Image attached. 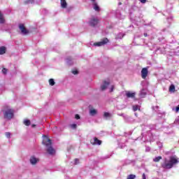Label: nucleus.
<instances>
[{"instance_id":"obj_9","label":"nucleus","mask_w":179,"mask_h":179,"mask_svg":"<svg viewBox=\"0 0 179 179\" xmlns=\"http://www.w3.org/2000/svg\"><path fill=\"white\" fill-rule=\"evenodd\" d=\"M91 144L94 145H101V143H103V142L101 140H99V138H97V137H94V142H92V141H90Z\"/></svg>"},{"instance_id":"obj_36","label":"nucleus","mask_w":179,"mask_h":179,"mask_svg":"<svg viewBox=\"0 0 179 179\" xmlns=\"http://www.w3.org/2000/svg\"><path fill=\"white\" fill-rule=\"evenodd\" d=\"M31 127H32V128H34V127H36V124H32Z\"/></svg>"},{"instance_id":"obj_1","label":"nucleus","mask_w":179,"mask_h":179,"mask_svg":"<svg viewBox=\"0 0 179 179\" xmlns=\"http://www.w3.org/2000/svg\"><path fill=\"white\" fill-rule=\"evenodd\" d=\"M178 163V159L175 157H170L169 160L167 158L164 159V162L161 164L162 169H170L174 167V164Z\"/></svg>"},{"instance_id":"obj_24","label":"nucleus","mask_w":179,"mask_h":179,"mask_svg":"<svg viewBox=\"0 0 179 179\" xmlns=\"http://www.w3.org/2000/svg\"><path fill=\"white\" fill-rule=\"evenodd\" d=\"M2 73H3L4 75H6V73H8V69H6V68H3V69H2Z\"/></svg>"},{"instance_id":"obj_30","label":"nucleus","mask_w":179,"mask_h":179,"mask_svg":"<svg viewBox=\"0 0 179 179\" xmlns=\"http://www.w3.org/2000/svg\"><path fill=\"white\" fill-rule=\"evenodd\" d=\"M6 138H10V132H6Z\"/></svg>"},{"instance_id":"obj_35","label":"nucleus","mask_w":179,"mask_h":179,"mask_svg":"<svg viewBox=\"0 0 179 179\" xmlns=\"http://www.w3.org/2000/svg\"><path fill=\"white\" fill-rule=\"evenodd\" d=\"M91 1V2L92 3V4L93 3H95L96 1V0H90Z\"/></svg>"},{"instance_id":"obj_38","label":"nucleus","mask_w":179,"mask_h":179,"mask_svg":"<svg viewBox=\"0 0 179 179\" xmlns=\"http://www.w3.org/2000/svg\"><path fill=\"white\" fill-rule=\"evenodd\" d=\"M178 122H179V116H178Z\"/></svg>"},{"instance_id":"obj_20","label":"nucleus","mask_w":179,"mask_h":179,"mask_svg":"<svg viewBox=\"0 0 179 179\" xmlns=\"http://www.w3.org/2000/svg\"><path fill=\"white\" fill-rule=\"evenodd\" d=\"M136 176H135L134 174H130V175L127 176V179H136Z\"/></svg>"},{"instance_id":"obj_7","label":"nucleus","mask_w":179,"mask_h":179,"mask_svg":"<svg viewBox=\"0 0 179 179\" xmlns=\"http://www.w3.org/2000/svg\"><path fill=\"white\" fill-rule=\"evenodd\" d=\"M148 73H149V71H148L147 68H143L141 70V77L143 79H146L148 77Z\"/></svg>"},{"instance_id":"obj_2","label":"nucleus","mask_w":179,"mask_h":179,"mask_svg":"<svg viewBox=\"0 0 179 179\" xmlns=\"http://www.w3.org/2000/svg\"><path fill=\"white\" fill-rule=\"evenodd\" d=\"M43 145H45V146L48 148L46 152L48 155H55V150L52 148V142L51 141V139L48 137L44 138L43 140Z\"/></svg>"},{"instance_id":"obj_33","label":"nucleus","mask_w":179,"mask_h":179,"mask_svg":"<svg viewBox=\"0 0 179 179\" xmlns=\"http://www.w3.org/2000/svg\"><path fill=\"white\" fill-rule=\"evenodd\" d=\"M176 113H178V111H179V105L178 106H176Z\"/></svg>"},{"instance_id":"obj_31","label":"nucleus","mask_w":179,"mask_h":179,"mask_svg":"<svg viewBox=\"0 0 179 179\" xmlns=\"http://www.w3.org/2000/svg\"><path fill=\"white\" fill-rule=\"evenodd\" d=\"M112 92H114V85H112L110 90V92L112 93Z\"/></svg>"},{"instance_id":"obj_32","label":"nucleus","mask_w":179,"mask_h":179,"mask_svg":"<svg viewBox=\"0 0 179 179\" xmlns=\"http://www.w3.org/2000/svg\"><path fill=\"white\" fill-rule=\"evenodd\" d=\"M141 3H146L147 0H139Z\"/></svg>"},{"instance_id":"obj_18","label":"nucleus","mask_w":179,"mask_h":179,"mask_svg":"<svg viewBox=\"0 0 179 179\" xmlns=\"http://www.w3.org/2000/svg\"><path fill=\"white\" fill-rule=\"evenodd\" d=\"M29 3H34V0H26L24 1V5H29Z\"/></svg>"},{"instance_id":"obj_21","label":"nucleus","mask_w":179,"mask_h":179,"mask_svg":"<svg viewBox=\"0 0 179 179\" xmlns=\"http://www.w3.org/2000/svg\"><path fill=\"white\" fill-rule=\"evenodd\" d=\"M49 85H50V86H54V85H55V81H54V79L50 78L49 80Z\"/></svg>"},{"instance_id":"obj_22","label":"nucleus","mask_w":179,"mask_h":179,"mask_svg":"<svg viewBox=\"0 0 179 179\" xmlns=\"http://www.w3.org/2000/svg\"><path fill=\"white\" fill-rule=\"evenodd\" d=\"M24 125H26L27 127H29V125H30V124H31L30 120H24Z\"/></svg>"},{"instance_id":"obj_6","label":"nucleus","mask_w":179,"mask_h":179,"mask_svg":"<svg viewBox=\"0 0 179 179\" xmlns=\"http://www.w3.org/2000/svg\"><path fill=\"white\" fill-rule=\"evenodd\" d=\"M90 26H91L92 27H94L96 26H97V24H99V19L96 18V17H92L90 20Z\"/></svg>"},{"instance_id":"obj_25","label":"nucleus","mask_w":179,"mask_h":179,"mask_svg":"<svg viewBox=\"0 0 179 179\" xmlns=\"http://www.w3.org/2000/svg\"><path fill=\"white\" fill-rule=\"evenodd\" d=\"M103 117H106V118H107V117H110V113H107V112H105V113H103Z\"/></svg>"},{"instance_id":"obj_4","label":"nucleus","mask_w":179,"mask_h":179,"mask_svg":"<svg viewBox=\"0 0 179 179\" xmlns=\"http://www.w3.org/2000/svg\"><path fill=\"white\" fill-rule=\"evenodd\" d=\"M19 29L22 34H24V36H27V34H29V33H30L29 29H26V27H24V24H20Z\"/></svg>"},{"instance_id":"obj_14","label":"nucleus","mask_w":179,"mask_h":179,"mask_svg":"<svg viewBox=\"0 0 179 179\" xmlns=\"http://www.w3.org/2000/svg\"><path fill=\"white\" fill-rule=\"evenodd\" d=\"M6 53V48L5 46L0 47V55H3Z\"/></svg>"},{"instance_id":"obj_37","label":"nucleus","mask_w":179,"mask_h":179,"mask_svg":"<svg viewBox=\"0 0 179 179\" xmlns=\"http://www.w3.org/2000/svg\"><path fill=\"white\" fill-rule=\"evenodd\" d=\"M144 36H145V37H146L148 36V34H144Z\"/></svg>"},{"instance_id":"obj_8","label":"nucleus","mask_w":179,"mask_h":179,"mask_svg":"<svg viewBox=\"0 0 179 179\" xmlns=\"http://www.w3.org/2000/svg\"><path fill=\"white\" fill-rule=\"evenodd\" d=\"M136 94L135 92H131L129 91H126V96L127 97V99H134Z\"/></svg>"},{"instance_id":"obj_15","label":"nucleus","mask_w":179,"mask_h":179,"mask_svg":"<svg viewBox=\"0 0 179 179\" xmlns=\"http://www.w3.org/2000/svg\"><path fill=\"white\" fill-rule=\"evenodd\" d=\"M5 23V17H3V14L0 11V24H3Z\"/></svg>"},{"instance_id":"obj_5","label":"nucleus","mask_w":179,"mask_h":179,"mask_svg":"<svg viewBox=\"0 0 179 179\" xmlns=\"http://www.w3.org/2000/svg\"><path fill=\"white\" fill-rule=\"evenodd\" d=\"M108 43V38H104L103 39L101 40L100 42L94 43V45L97 46V47H101V45H106Z\"/></svg>"},{"instance_id":"obj_12","label":"nucleus","mask_w":179,"mask_h":179,"mask_svg":"<svg viewBox=\"0 0 179 179\" xmlns=\"http://www.w3.org/2000/svg\"><path fill=\"white\" fill-rule=\"evenodd\" d=\"M29 161L31 164H36L37 162H38V159L36 158V157L32 156L31 157Z\"/></svg>"},{"instance_id":"obj_17","label":"nucleus","mask_w":179,"mask_h":179,"mask_svg":"<svg viewBox=\"0 0 179 179\" xmlns=\"http://www.w3.org/2000/svg\"><path fill=\"white\" fill-rule=\"evenodd\" d=\"M162 159L163 158L162 157V156H159V157H155L153 159V162H155V163H159V162H160V160H162Z\"/></svg>"},{"instance_id":"obj_19","label":"nucleus","mask_w":179,"mask_h":179,"mask_svg":"<svg viewBox=\"0 0 179 179\" xmlns=\"http://www.w3.org/2000/svg\"><path fill=\"white\" fill-rule=\"evenodd\" d=\"M169 92H176V86L174 85H171L169 87Z\"/></svg>"},{"instance_id":"obj_3","label":"nucleus","mask_w":179,"mask_h":179,"mask_svg":"<svg viewBox=\"0 0 179 179\" xmlns=\"http://www.w3.org/2000/svg\"><path fill=\"white\" fill-rule=\"evenodd\" d=\"M5 110H3V117L6 120H12L15 112L13 110L8 106H5Z\"/></svg>"},{"instance_id":"obj_26","label":"nucleus","mask_w":179,"mask_h":179,"mask_svg":"<svg viewBox=\"0 0 179 179\" xmlns=\"http://www.w3.org/2000/svg\"><path fill=\"white\" fill-rule=\"evenodd\" d=\"M74 162H75L74 164H79V159L78 158L75 159Z\"/></svg>"},{"instance_id":"obj_34","label":"nucleus","mask_w":179,"mask_h":179,"mask_svg":"<svg viewBox=\"0 0 179 179\" xmlns=\"http://www.w3.org/2000/svg\"><path fill=\"white\" fill-rule=\"evenodd\" d=\"M142 177L143 179H146V175H145V173H143Z\"/></svg>"},{"instance_id":"obj_10","label":"nucleus","mask_w":179,"mask_h":179,"mask_svg":"<svg viewBox=\"0 0 179 179\" xmlns=\"http://www.w3.org/2000/svg\"><path fill=\"white\" fill-rule=\"evenodd\" d=\"M110 85V82L104 80L103 84L101 86V90H106L107 89L108 86Z\"/></svg>"},{"instance_id":"obj_13","label":"nucleus","mask_w":179,"mask_h":179,"mask_svg":"<svg viewBox=\"0 0 179 179\" xmlns=\"http://www.w3.org/2000/svg\"><path fill=\"white\" fill-rule=\"evenodd\" d=\"M60 3H61V7L63 9H66V8L68 6V3H66V0H61Z\"/></svg>"},{"instance_id":"obj_23","label":"nucleus","mask_w":179,"mask_h":179,"mask_svg":"<svg viewBox=\"0 0 179 179\" xmlns=\"http://www.w3.org/2000/svg\"><path fill=\"white\" fill-rule=\"evenodd\" d=\"M138 110H139V106L136 105L133 106V110L134 111H138Z\"/></svg>"},{"instance_id":"obj_11","label":"nucleus","mask_w":179,"mask_h":179,"mask_svg":"<svg viewBox=\"0 0 179 179\" xmlns=\"http://www.w3.org/2000/svg\"><path fill=\"white\" fill-rule=\"evenodd\" d=\"M93 9L96 12H100V6H99V4L97 3V1L92 3Z\"/></svg>"},{"instance_id":"obj_16","label":"nucleus","mask_w":179,"mask_h":179,"mask_svg":"<svg viewBox=\"0 0 179 179\" xmlns=\"http://www.w3.org/2000/svg\"><path fill=\"white\" fill-rule=\"evenodd\" d=\"M90 115H96V114H97V110L96 109H91L90 110Z\"/></svg>"},{"instance_id":"obj_29","label":"nucleus","mask_w":179,"mask_h":179,"mask_svg":"<svg viewBox=\"0 0 179 179\" xmlns=\"http://www.w3.org/2000/svg\"><path fill=\"white\" fill-rule=\"evenodd\" d=\"M76 127H77L76 124H71V128H73V129H76Z\"/></svg>"},{"instance_id":"obj_28","label":"nucleus","mask_w":179,"mask_h":179,"mask_svg":"<svg viewBox=\"0 0 179 179\" xmlns=\"http://www.w3.org/2000/svg\"><path fill=\"white\" fill-rule=\"evenodd\" d=\"M75 118H76V120H80V116L79 115L76 114L75 115Z\"/></svg>"},{"instance_id":"obj_27","label":"nucleus","mask_w":179,"mask_h":179,"mask_svg":"<svg viewBox=\"0 0 179 179\" xmlns=\"http://www.w3.org/2000/svg\"><path fill=\"white\" fill-rule=\"evenodd\" d=\"M72 73H73V75H78V70H74V71H72Z\"/></svg>"}]
</instances>
